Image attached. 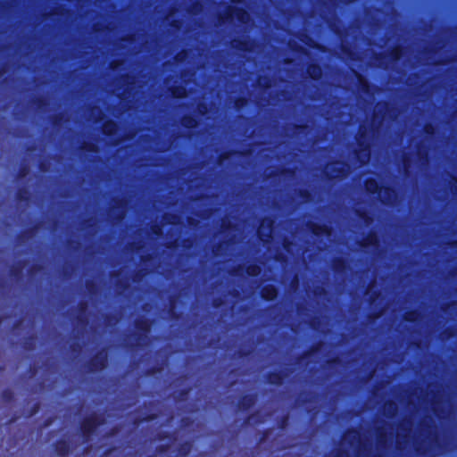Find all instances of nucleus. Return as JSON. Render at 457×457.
<instances>
[{"mask_svg":"<svg viewBox=\"0 0 457 457\" xmlns=\"http://www.w3.org/2000/svg\"><path fill=\"white\" fill-rule=\"evenodd\" d=\"M378 195L381 201L386 204H393L396 197L395 191L389 188L381 187L378 191Z\"/></svg>","mask_w":457,"mask_h":457,"instance_id":"nucleus-3","label":"nucleus"},{"mask_svg":"<svg viewBox=\"0 0 457 457\" xmlns=\"http://www.w3.org/2000/svg\"><path fill=\"white\" fill-rule=\"evenodd\" d=\"M182 124L187 128H194L196 125V121L193 118H184Z\"/></svg>","mask_w":457,"mask_h":457,"instance_id":"nucleus-12","label":"nucleus"},{"mask_svg":"<svg viewBox=\"0 0 457 457\" xmlns=\"http://www.w3.org/2000/svg\"><path fill=\"white\" fill-rule=\"evenodd\" d=\"M384 411L385 412H389L391 414H394L395 411H396V406L395 403H386L384 407Z\"/></svg>","mask_w":457,"mask_h":457,"instance_id":"nucleus-14","label":"nucleus"},{"mask_svg":"<svg viewBox=\"0 0 457 457\" xmlns=\"http://www.w3.org/2000/svg\"><path fill=\"white\" fill-rule=\"evenodd\" d=\"M95 426V423H91L90 421H87L84 424V430L86 433H89L93 427Z\"/></svg>","mask_w":457,"mask_h":457,"instance_id":"nucleus-16","label":"nucleus"},{"mask_svg":"<svg viewBox=\"0 0 457 457\" xmlns=\"http://www.w3.org/2000/svg\"><path fill=\"white\" fill-rule=\"evenodd\" d=\"M370 158V152L369 149V145H366L358 153V159L360 160L361 164L367 163Z\"/></svg>","mask_w":457,"mask_h":457,"instance_id":"nucleus-6","label":"nucleus"},{"mask_svg":"<svg viewBox=\"0 0 457 457\" xmlns=\"http://www.w3.org/2000/svg\"><path fill=\"white\" fill-rule=\"evenodd\" d=\"M160 228H157V230L154 231L155 234L159 233Z\"/></svg>","mask_w":457,"mask_h":457,"instance_id":"nucleus-21","label":"nucleus"},{"mask_svg":"<svg viewBox=\"0 0 457 457\" xmlns=\"http://www.w3.org/2000/svg\"><path fill=\"white\" fill-rule=\"evenodd\" d=\"M262 294L263 298L272 300L277 296V290L273 286H267L263 287Z\"/></svg>","mask_w":457,"mask_h":457,"instance_id":"nucleus-5","label":"nucleus"},{"mask_svg":"<svg viewBox=\"0 0 457 457\" xmlns=\"http://www.w3.org/2000/svg\"><path fill=\"white\" fill-rule=\"evenodd\" d=\"M412 315H413V314H411V313H410V314L408 315V317L406 318V320H416V318L411 317Z\"/></svg>","mask_w":457,"mask_h":457,"instance_id":"nucleus-17","label":"nucleus"},{"mask_svg":"<svg viewBox=\"0 0 457 457\" xmlns=\"http://www.w3.org/2000/svg\"><path fill=\"white\" fill-rule=\"evenodd\" d=\"M172 95L177 98H182L187 96L186 89L184 87H179L172 91Z\"/></svg>","mask_w":457,"mask_h":457,"instance_id":"nucleus-11","label":"nucleus"},{"mask_svg":"<svg viewBox=\"0 0 457 457\" xmlns=\"http://www.w3.org/2000/svg\"><path fill=\"white\" fill-rule=\"evenodd\" d=\"M261 272V268L259 266H250L247 269V273L251 276H256Z\"/></svg>","mask_w":457,"mask_h":457,"instance_id":"nucleus-13","label":"nucleus"},{"mask_svg":"<svg viewBox=\"0 0 457 457\" xmlns=\"http://www.w3.org/2000/svg\"><path fill=\"white\" fill-rule=\"evenodd\" d=\"M353 440L355 441L356 444H360V441H361V436H360V434L357 432V431H350L348 432L347 434L345 435V437H344V445L346 444V442L348 441H351V440Z\"/></svg>","mask_w":457,"mask_h":457,"instance_id":"nucleus-7","label":"nucleus"},{"mask_svg":"<svg viewBox=\"0 0 457 457\" xmlns=\"http://www.w3.org/2000/svg\"><path fill=\"white\" fill-rule=\"evenodd\" d=\"M308 74L312 78V79H320L321 77V74H322V71H321V69L320 66H317V65H311L309 66L308 68Z\"/></svg>","mask_w":457,"mask_h":457,"instance_id":"nucleus-8","label":"nucleus"},{"mask_svg":"<svg viewBox=\"0 0 457 457\" xmlns=\"http://www.w3.org/2000/svg\"><path fill=\"white\" fill-rule=\"evenodd\" d=\"M366 189L370 193H375L378 190V185L374 179H368L366 181Z\"/></svg>","mask_w":457,"mask_h":457,"instance_id":"nucleus-10","label":"nucleus"},{"mask_svg":"<svg viewBox=\"0 0 457 457\" xmlns=\"http://www.w3.org/2000/svg\"><path fill=\"white\" fill-rule=\"evenodd\" d=\"M184 55H186V54H179V55L177 56V58H179V60H182L184 58Z\"/></svg>","mask_w":457,"mask_h":457,"instance_id":"nucleus-18","label":"nucleus"},{"mask_svg":"<svg viewBox=\"0 0 457 457\" xmlns=\"http://www.w3.org/2000/svg\"><path fill=\"white\" fill-rule=\"evenodd\" d=\"M325 171L331 179H343L349 172V168L342 162H335L328 164Z\"/></svg>","mask_w":457,"mask_h":457,"instance_id":"nucleus-1","label":"nucleus"},{"mask_svg":"<svg viewBox=\"0 0 457 457\" xmlns=\"http://www.w3.org/2000/svg\"><path fill=\"white\" fill-rule=\"evenodd\" d=\"M117 129V125L114 122H106L103 127V131L104 134L112 135Z\"/></svg>","mask_w":457,"mask_h":457,"instance_id":"nucleus-9","label":"nucleus"},{"mask_svg":"<svg viewBox=\"0 0 457 457\" xmlns=\"http://www.w3.org/2000/svg\"><path fill=\"white\" fill-rule=\"evenodd\" d=\"M338 457H349V455H348V454H345V455H343V454H342V455H340V456H338Z\"/></svg>","mask_w":457,"mask_h":457,"instance_id":"nucleus-20","label":"nucleus"},{"mask_svg":"<svg viewBox=\"0 0 457 457\" xmlns=\"http://www.w3.org/2000/svg\"><path fill=\"white\" fill-rule=\"evenodd\" d=\"M271 220H264L258 229L259 237L264 242H268L269 238L271 237Z\"/></svg>","mask_w":457,"mask_h":457,"instance_id":"nucleus-2","label":"nucleus"},{"mask_svg":"<svg viewBox=\"0 0 457 457\" xmlns=\"http://www.w3.org/2000/svg\"><path fill=\"white\" fill-rule=\"evenodd\" d=\"M228 15L232 18L237 17L242 23H247L250 20L248 12L242 10L232 12L229 9Z\"/></svg>","mask_w":457,"mask_h":457,"instance_id":"nucleus-4","label":"nucleus"},{"mask_svg":"<svg viewBox=\"0 0 457 457\" xmlns=\"http://www.w3.org/2000/svg\"><path fill=\"white\" fill-rule=\"evenodd\" d=\"M395 59L399 58V51L398 50H396L395 53Z\"/></svg>","mask_w":457,"mask_h":457,"instance_id":"nucleus-19","label":"nucleus"},{"mask_svg":"<svg viewBox=\"0 0 457 457\" xmlns=\"http://www.w3.org/2000/svg\"><path fill=\"white\" fill-rule=\"evenodd\" d=\"M92 115L95 117V120H102V112L100 109L98 108H94L92 110Z\"/></svg>","mask_w":457,"mask_h":457,"instance_id":"nucleus-15","label":"nucleus"}]
</instances>
